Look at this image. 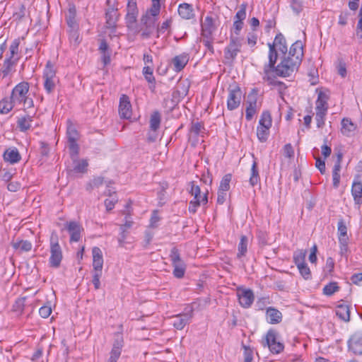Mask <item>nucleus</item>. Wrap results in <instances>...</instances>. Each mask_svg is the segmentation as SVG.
<instances>
[{
	"label": "nucleus",
	"instance_id": "nucleus-11",
	"mask_svg": "<svg viewBox=\"0 0 362 362\" xmlns=\"http://www.w3.org/2000/svg\"><path fill=\"white\" fill-rule=\"evenodd\" d=\"M269 63L265 64L264 66V73L265 74V76H264V79L267 81L269 80V72L271 71H275V64L278 58L277 51L276 50V49H274V45H269Z\"/></svg>",
	"mask_w": 362,
	"mask_h": 362
},
{
	"label": "nucleus",
	"instance_id": "nucleus-30",
	"mask_svg": "<svg viewBox=\"0 0 362 362\" xmlns=\"http://www.w3.org/2000/svg\"><path fill=\"white\" fill-rule=\"evenodd\" d=\"M338 238L341 243H346L347 240V227L343 218H340L337 224Z\"/></svg>",
	"mask_w": 362,
	"mask_h": 362
},
{
	"label": "nucleus",
	"instance_id": "nucleus-46",
	"mask_svg": "<svg viewBox=\"0 0 362 362\" xmlns=\"http://www.w3.org/2000/svg\"><path fill=\"white\" fill-rule=\"evenodd\" d=\"M160 11V2L152 3L151 6L147 10L146 13H148L151 17L155 18L158 16Z\"/></svg>",
	"mask_w": 362,
	"mask_h": 362
},
{
	"label": "nucleus",
	"instance_id": "nucleus-8",
	"mask_svg": "<svg viewBox=\"0 0 362 362\" xmlns=\"http://www.w3.org/2000/svg\"><path fill=\"white\" fill-rule=\"evenodd\" d=\"M50 241L51 255L49 257V264L52 267L57 268L59 267L62 259V249L58 243L57 238L55 240H54L53 237H52Z\"/></svg>",
	"mask_w": 362,
	"mask_h": 362
},
{
	"label": "nucleus",
	"instance_id": "nucleus-31",
	"mask_svg": "<svg viewBox=\"0 0 362 362\" xmlns=\"http://www.w3.org/2000/svg\"><path fill=\"white\" fill-rule=\"evenodd\" d=\"M247 237L246 235H242L240 237V243L238 247V252L237 253V257L238 259H240L242 257H244L246 255L247 251Z\"/></svg>",
	"mask_w": 362,
	"mask_h": 362
},
{
	"label": "nucleus",
	"instance_id": "nucleus-51",
	"mask_svg": "<svg viewBox=\"0 0 362 362\" xmlns=\"http://www.w3.org/2000/svg\"><path fill=\"white\" fill-rule=\"evenodd\" d=\"M66 23L68 25L69 28H76L78 27V23H76V21L75 19V11L74 10H69V14L66 17Z\"/></svg>",
	"mask_w": 362,
	"mask_h": 362
},
{
	"label": "nucleus",
	"instance_id": "nucleus-20",
	"mask_svg": "<svg viewBox=\"0 0 362 362\" xmlns=\"http://www.w3.org/2000/svg\"><path fill=\"white\" fill-rule=\"evenodd\" d=\"M303 56V44L300 40L296 41L290 47L287 57H291L295 60L301 62Z\"/></svg>",
	"mask_w": 362,
	"mask_h": 362
},
{
	"label": "nucleus",
	"instance_id": "nucleus-7",
	"mask_svg": "<svg viewBox=\"0 0 362 362\" xmlns=\"http://www.w3.org/2000/svg\"><path fill=\"white\" fill-rule=\"evenodd\" d=\"M228 92L227 108L229 110H233L238 108L240 104L242 92L237 84L230 85Z\"/></svg>",
	"mask_w": 362,
	"mask_h": 362
},
{
	"label": "nucleus",
	"instance_id": "nucleus-60",
	"mask_svg": "<svg viewBox=\"0 0 362 362\" xmlns=\"http://www.w3.org/2000/svg\"><path fill=\"white\" fill-rule=\"evenodd\" d=\"M244 362H252L253 359L252 350L246 346H244Z\"/></svg>",
	"mask_w": 362,
	"mask_h": 362
},
{
	"label": "nucleus",
	"instance_id": "nucleus-12",
	"mask_svg": "<svg viewBox=\"0 0 362 362\" xmlns=\"http://www.w3.org/2000/svg\"><path fill=\"white\" fill-rule=\"evenodd\" d=\"M349 350L356 355L362 354V332L354 333L348 341Z\"/></svg>",
	"mask_w": 362,
	"mask_h": 362
},
{
	"label": "nucleus",
	"instance_id": "nucleus-57",
	"mask_svg": "<svg viewBox=\"0 0 362 362\" xmlns=\"http://www.w3.org/2000/svg\"><path fill=\"white\" fill-rule=\"evenodd\" d=\"M291 6L293 11L298 14L303 10V0H291Z\"/></svg>",
	"mask_w": 362,
	"mask_h": 362
},
{
	"label": "nucleus",
	"instance_id": "nucleus-47",
	"mask_svg": "<svg viewBox=\"0 0 362 362\" xmlns=\"http://www.w3.org/2000/svg\"><path fill=\"white\" fill-rule=\"evenodd\" d=\"M231 174H226L223 176L220 183L219 190L227 192L230 189V182L231 180Z\"/></svg>",
	"mask_w": 362,
	"mask_h": 362
},
{
	"label": "nucleus",
	"instance_id": "nucleus-18",
	"mask_svg": "<svg viewBox=\"0 0 362 362\" xmlns=\"http://www.w3.org/2000/svg\"><path fill=\"white\" fill-rule=\"evenodd\" d=\"M66 229L70 233V241L78 242L81 238L82 228L76 221H70L66 223Z\"/></svg>",
	"mask_w": 362,
	"mask_h": 362
},
{
	"label": "nucleus",
	"instance_id": "nucleus-29",
	"mask_svg": "<svg viewBox=\"0 0 362 362\" xmlns=\"http://www.w3.org/2000/svg\"><path fill=\"white\" fill-rule=\"evenodd\" d=\"M356 127L349 118H343L341 120V133L347 136H349L353 133Z\"/></svg>",
	"mask_w": 362,
	"mask_h": 362
},
{
	"label": "nucleus",
	"instance_id": "nucleus-37",
	"mask_svg": "<svg viewBox=\"0 0 362 362\" xmlns=\"http://www.w3.org/2000/svg\"><path fill=\"white\" fill-rule=\"evenodd\" d=\"M306 253V250H298L293 253V261L297 267L305 263Z\"/></svg>",
	"mask_w": 362,
	"mask_h": 362
},
{
	"label": "nucleus",
	"instance_id": "nucleus-14",
	"mask_svg": "<svg viewBox=\"0 0 362 362\" xmlns=\"http://www.w3.org/2000/svg\"><path fill=\"white\" fill-rule=\"evenodd\" d=\"M238 296L240 305L244 308H250L255 300V296L251 289L239 290Z\"/></svg>",
	"mask_w": 362,
	"mask_h": 362
},
{
	"label": "nucleus",
	"instance_id": "nucleus-42",
	"mask_svg": "<svg viewBox=\"0 0 362 362\" xmlns=\"http://www.w3.org/2000/svg\"><path fill=\"white\" fill-rule=\"evenodd\" d=\"M276 341V332L272 329H270L267 333L265 340L263 342V345L264 346H268V348L269 349V345H272V344H274Z\"/></svg>",
	"mask_w": 362,
	"mask_h": 362
},
{
	"label": "nucleus",
	"instance_id": "nucleus-24",
	"mask_svg": "<svg viewBox=\"0 0 362 362\" xmlns=\"http://www.w3.org/2000/svg\"><path fill=\"white\" fill-rule=\"evenodd\" d=\"M268 45H274L276 50H279L284 56L287 52V45L284 36L281 33H279L276 35L274 42L272 44L269 43Z\"/></svg>",
	"mask_w": 362,
	"mask_h": 362
},
{
	"label": "nucleus",
	"instance_id": "nucleus-62",
	"mask_svg": "<svg viewBox=\"0 0 362 362\" xmlns=\"http://www.w3.org/2000/svg\"><path fill=\"white\" fill-rule=\"evenodd\" d=\"M44 86L47 93H51L55 87V79H45Z\"/></svg>",
	"mask_w": 362,
	"mask_h": 362
},
{
	"label": "nucleus",
	"instance_id": "nucleus-64",
	"mask_svg": "<svg viewBox=\"0 0 362 362\" xmlns=\"http://www.w3.org/2000/svg\"><path fill=\"white\" fill-rule=\"evenodd\" d=\"M269 303V298L264 297V298H261L257 300V301L256 303V305H257L258 310H263L264 309V308L266 307V305Z\"/></svg>",
	"mask_w": 362,
	"mask_h": 362
},
{
	"label": "nucleus",
	"instance_id": "nucleus-40",
	"mask_svg": "<svg viewBox=\"0 0 362 362\" xmlns=\"http://www.w3.org/2000/svg\"><path fill=\"white\" fill-rule=\"evenodd\" d=\"M208 202L206 194H204L202 200L197 199V201L192 200L189 204V211L191 213H195L197 208L200 206L201 204H206Z\"/></svg>",
	"mask_w": 362,
	"mask_h": 362
},
{
	"label": "nucleus",
	"instance_id": "nucleus-22",
	"mask_svg": "<svg viewBox=\"0 0 362 362\" xmlns=\"http://www.w3.org/2000/svg\"><path fill=\"white\" fill-rule=\"evenodd\" d=\"M180 16L185 20H190L194 18V12L191 4L187 3L180 4L178 6Z\"/></svg>",
	"mask_w": 362,
	"mask_h": 362
},
{
	"label": "nucleus",
	"instance_id": "nucleus-9",
	"mask_svg": "<svg viewBox=\"0 0 362 362\" xmlns=\"http://www.w3.org/2000/svg\"><path fill=\"white\" fill-rule=\"evenodd\" d=\"M124 346L123 335L120 332L115 334L112 348L110 352V357L107 362H117L121 356L122 349Z\"/></svg>",
	"mask_w": 362,
	"mask_h": 362
},
{
	"label": "nucleus",
	"instance_id": "nucleus-6",
	"mask_svg": "<svg viewBox=\"0 0 362 362\" xmlns=\"http://www.w3.org/2000/svg\"><path fill=\"white\" fill-rule=\"evenodd\" d=\"M242 47L241 39L238 37L231 36L230 42L224 49V58L228 62H233Z\"/></svg>",
	"mask_w": 362,
	"mask_h": 362
},
{
	"label": "nucleus",
	"instance_id": "nucleus-38",
	"mask_svg": "<svg viewBox=\"0 0 362 362\" xmlns=\"http://www.w3.org/2000/svg\"><path fill=\"white\" fill-rule=\"evenodd\" d=\"M338 291H339V286L337 283L332 281L325 286L323 288V294L327 296H331Z\"/></svg>",
	"mask_w": 362,
	"mask_h": 362
},
{
	"label": "nucleus",
	"instance_id": "nucleus-36",
	"mask_svg": "<svg viewBox=\"0 0 362 362\" xmlns=\"http://www.w3.org/2000/svg\"><path fill=\"white\" fill-rule=\"evenodd\" d=\"M66 135L68 141L78 140V133L74 124L68 121Z\"/></svg>",
	"mask_w": 362,
	"mask_h": 362
},
{
	"label": "nucleus",
	"instance_id": "nucleus-58",
	"mask_svg": "<svg viewBox=\"0 0 362 362\" xmlns=\"http://www.w3.org/2000/svg\"><path fill=\"white\" fill-rule=\"evenodd\" d=\"M284 344L280 341H276L272 345H269V350L273 354H279L284 350Z\"/></svg>",
	"mask_w": 362,
	"mask_h": 362
},
{
	"label": "nucleus",
	"instance_id": "nucleus-52",
	"mask_svg": "<svg viewBox=\"0 0 362 362\" xmlns=\"http://www.w3.org/2000/svg\"><path fill=\"white\" fill-rule=\"evenodd\" d=\"M297 267H298L300 274L303 276V277L305 279H309L310 278V276H311L310 270L306 263L299 265Z\"/></svg>",
	"mask_w": 362,
	"mask_h": 362
},
{
	"label": "nucleus",
	"instance_id": "nucleus-61",
	"mask_svg": "<svg viewBox=\"0 0 362 362\" xmlns=\"http://www.w3.org/2000/svg\"><path fill=\"white\" fill-rule=\"evenodd\" d=\"M128 233H129L128 231L126 230H124V229L120 230V233H119L118 239H117L119 247H124V245L127 243L126 239H127Z\"/></svg>",
	"mask_w": 362,
	"mask_h": 362
},
{
	"label": "nucleus",
	"instance_id": "nucleus-50",
	"mask_svg": "<svg viewBox=\"0 0 362 362\" xmlns=\"http://www.w3.org/2000/svg\"><path fill=\"white\" fill-rule=\"evenodd\" d=\"M137 16L138 15H132L127 13L125 19L127 26L129 29L133 30L136 28Z\"/></svg>",
	"mask_w": 362,
	"mask_h": 362
},
{
	"label": "nucleus",
	"instance_id": "nucleus-34",
	"mask_svg": "<svg viewBox=\"0 0 362 362\" xmlns=\"http://www.w3.org/2000/svg\"><path fill=\"white\" fill-rule=\"evenodd\" d=\"M272 124V119L270 112L269 111H264L261 115L259 125L262 126L266 129V127L271 128Z\"/></svg>",
	"mask_w": 362,
	"mask_h": 362
},
{
	"label": "nucleus",
	"instance_id": "nucleus-41",
	"mask_svg": "<svg viewBox=\"0 0 362 362\" xmlns=\"http://www.w3.org/2000/svg\"><path fill=\"white\" fill-rule=\"evenodd\" d=\"M55 76L56 71L52 63L49 61L46 64L43 77L45 79H55Z\"/></svg>",
	"mask_w": 362,
	"mask_h": 362
},
{
	"label": "nucleus",
	"instance_id": "nucleus-49",
	"mask_svg": "<svg viewBox=\"0 0 362 362\" xmlns=\"http://www.w3.org/2000/svg\"><path fill=\"white\" fill-rule=\"evenodd\" d=\"M143 74L148 83H155V78L153 75V69L149 66H144L143 69Z\"/></svg>",
	"mask_w": 362,
	"mask_h": 362
},
{
	"label": "nucleus",
	"instance_id": "nucleus-45",
	"mask_svg": "<svg viewBox=\"0 0 362 362\" xmlns=\"http://www.w3.org/2000/svg\"><path fill=\"white\" fill-rule=\"evenodd\" d=\"M103 184V177H97L90 180L86 185V189L88 191L92 190L94 188L99 187Z\"/></svg>",
	"mask_w": 362,
	"mask_h": 362
},
{
	"label": "nucleus",
	"instance_id": "nucleus-43",
	"mask_svg": "<svg viewBox=\"0 0 362 362\" xmlns=\"http://www.w3.org/2000/svg\"><path fill=\"white\" fill-rule=\"evenodd\" d=\"M341 170V166H339V164L334 165L332 170V180H333V187L334 188H337L339 185L340 182V174L339 172Z\"/></svg>",
	"mask_w": 362,
	"mask_h": 362
},
{
	"label": "nucleus",
	"instance_id": "nucleus-35",
	"mask_svg": "<svg viewBox=\"0 0 362 362\" xmlns=\"http://www.w3.org/2000/svg\"><path fill=\"white\" fill-rule=\"evenodd\" d=\"M259 181V175L257 170V163L255 160L251 168V175L250 177V183L252 186H255Z\"/></svg>",
	"mask_w": 362,
	"mask_h": 362
},
{
	"label": "nucleus",
	"instance_id": "nucleus-39",
	"mask_svg": "<svg viewBox=\"0 0 362 362\" xmlns=\"http://www.w3.org/2000/svg\"><path fill=\"white\" fill-rule=\"evenodd\" d=\"M269 127L264 128V127L258 125L257 128V136L260 142H265L269 134Z\"/></svg>",
	"mask_w": 362,
	"mask_h": 362
},
{
	"label": "nucleus",
	"instance_id": "nucleus-19",
	"mask_svg": "<svg viewBox=\"0 0 362 362\" xmlns=\"http://www.w3.org/2000/svg\"><path fill=\"white\" fill-rule=\"evenodd\" d=\"M267 321L272 325L279 324L282 320V313L273 307H269L266 310Z\"/></svg>",
	"mask_w": 362,
	"mask_h": 362
},
{
	"label": "nucleus",
	"instance_id": "nucleus-2",
	"mask_svg": "<svg viewBox=\"0 0 362 362\" xmlns=\"http://www.w3.org/2000/svg\"><path fill=\"white\" fill-rule=\"evenodd\" d=\"M20 45L19 39L15 40L9 47V56L6 58L3 66L0 71L5 77L12 71L13 67L16 64L20 59L18 55V47Z\"/></svg>",
	"mask_w": 362,
	"mask_h": 362
},
{
	"label": "nucleus",
	"instance_id": "nucleus-15",
	"mask_svg": "<svg viewBox=\"0 0 362 362\" xmlns=\"http://www.w3.org/2000/svg\"><path fill=\"white\" fill-rule=\"evenodd\" d=\"M202 26V36L204 37H213V34L216 30L215 20L209 16H207L204 22L201 24Z\"/></svg>",
	"mask_w": 362,
	"mask_h": 362
},
{
	"label": "nucleus",
	"instance_id": "nucleus-25",
	"mask_svg": "<svg viewBox=\"0 0 362 362\" xmlns=\"http://www.w3.org/2000/svg\"><path fill=\"white\" fill-rule=\"evenodd\" d=\"M257 99L255 95L248 96L247 105L246 107L245 118L250 121L256 112Z\"/></svg>",
	"mask_w": 362,
	"mask_h": 362
},
{
	"label": "nucleus",
	"instance_id": "nucleus-55",
	"mask_svg": "<svg viewBox=\"0 0 362 362\" xmlns=\"http://www.w3.org/2000/svg\"><path fill=\"white\" fill-rule=\"evenodd\" d=\"M69 142V148L70 150V153L71 156H76L78 154L79 146L77 144V140L68 141Z\"/></svg>",
	"mask_w": 362,
	"mask_h": 362
},
{
	"label": "nucleus",
	"instance_id": "nucleus-48",
	"mask_svg": "<svg viewBox=\"0 0 362 362\" xmlns=\"http://www.w3.org/2000/svg\"><path fill=\"white\" fill-rule=\"evenodd\" d=\"M127 13L132 15H138L139 10L137 8L136 0H128L127 6Z\"/></svg>",
	"mask_w": 362,
	"mask_h": 362
},
{
	"label": "nucleus",
	"instance_id": "nucleus-13",
	"mask_svg": "<svg viewBox=\"0 0 362 362\" xmlns=\"http://www.w3.org/2000/svg\"><path fill=\"white\" fill-rule=\"evenodd\" d=\"M119 115L123 119H129L132 116V105L126 95H122L119 98Z\"/></svg>",
	"mask_w": 362,
	"mask_h": 362
},
{
	"label": "nucleus",
	"instance_id": "nucleus-59",
	"mask_svg": "<svg viewBox=\"0 0 362 362\" xmlns=\"http://www.w3.org/2000/svg\"><path fill=\"white\" fill-rule=\"evenodd\" d=\"M69 38L71 41H74L75 42H78L79 34H78V27L72 28H69Z\"/></svg>",
	"mask_w": 362,
	"mask_h": 362
},
{
	"label": "nucleus",
	"instance_id": "nucleus-4",
	"mask_svg": "<svg viewBox=\"0 0 362 362\" xmlns=\"http://www.w3.org/2000/svg\"><path fill=\"white\" fill-rule=\"evenodd\" d=\"M156 28V19L151 17L148 13L143 15L141 18L140 33L142 39H148L153 33Z\"/></svg>",
	"mask_w": 362,
	"mask_h": 362
},
{
	"label": "nucleus",
	"instance_id": "nucleus-1",
	"mask_svg": "<svg viewBox=\"0 0 362 362\" xmlns=\"http://www.w3.org/2000/svg\"><path fill=\"white\" fill-rule=\"evenodd\" d=\"M23 101V82L19 83L13 89L10 100L3 99L0 101V112L8 113L16 105H21Z\"/></svg>",
	"mask_w": 362,
	"mask_h": 362
},
{
	"label": "nucleus",
	"instance_id": "nucleus-26",
	"mask_svg": "<svg viewBox=\"0 0 362 362\" xmlns=\"http://www.w3.org/2000/svg\"><path fill=\"white\" fill-rule=\"evenodd\" d=\"M329 100L328 95L320 91L318 93L317 99L316 100V107L315 110L320 111H327L328 110V103L327 101Z\"/></svg>",
	"mask_w": 362,
	"mask_h": 362
},
{
	"label": "nucleus",
	"instance_id": "nucleus-23",
	"mask_svg": "<svg viewBox=\"0 0 362 362\" xmlns=\"http://www.w3.org/2000/svg\"><path fill=\"white\" fill-rule=\"evenodd\" d=\"M204 131L202 122H192L189 129V138L197 141L199 136H204Z\"/></svg>",
	"mask_w": 362,
	"mask_h": 362
},
{
	"label": "nucleus",
	"instance_id": "nucleus-32",
	"mask_svg": "<svg viewBox=\"0 0 362 362\" xmlns=\"http://www.w3.org/2000/svg\"><path fill=\"white\" fill-rule=\"evenodd\" d=\"M161 117L160 114L158 111H155L152 113L150 118V128L151 130L156 132L160 124Z\"/></svg>",
	"mask_w": 362,
	"mask_h": 362
},
{
	"label": "nucleus",
	"instance_id": "nucleus-21",
	"mask_svg": "<svg viewBox=\"0 0 362 362\" xmlns=\"http://www.w3.org/2000/svg\"><path fill=\"white\" fill-rule=\"evenodd\" d=\"M189 59V56L187 53H182L175 56L172 60L174 70L177 72L182 71L188 63Z\"/></svg>",
	"mask_w": 362,
	"mask_h": 362
},
{
	"label": "nucleus",
	"instance_id": "nucleus-5",
	"mask_svg": "<svg viewBox=\"0 0 362 362\" xmlns=\"http://www.w3.org/2000/svg\"><path fill=\"white\" fill-rule=\"evenodd\" d=\"M170 258L174 267L173 275L177 279L182 278L185 274L186 264L182 260L179 250L176 247H174L171 249Z\"/></svg>",
	"mask_w": 362,
	"mask_h": 362
},
{
	"label": "nucleus",
	"instance_id": "nucleus-53",
	"mask_svg": "<svg viewBox=\"0 0 362 362\" xmlns=\"http://www.w3.org/2000/svg\"><path fill=\"white\" fill-rule=\"evenodd\" d=\"M247 4L243 3L241 4L240 10L235 14V21H243L246 18V8Z\"/></svg>",
	"mask_w": 362,
	"mask_h": 362
},
{
	"label": "nucleus",
	"instance_id": "nucleus-44",
	"mask_svg": "<svg viewBox=\"0 0 362 362\" xmlns=\"http://www.w3.org/2000/svg\"><path fill=\"white\" fill-rule=\"evenodd\" d=\"M327 113V111L316 110L315 120L317 128H322L324 127Z\"/></svg>",
	"mask_w": 362,
	"mask_h": 362
},
{
	"label": "nucleus",
	"instance_id": "nucleus-10",
	"mask_svg": "<svg viewBox=\"0 0 362 362\" xmlns=\"http://www.w3.org/2000/svg\"><path fill=\"white\" fill-rule=\"evenodd\" d=\"M193 317V310L191 309L189 312L173 316L172 325L177 329H182L188 324Z\"/></svg>",
	"mask_w": 362,
	"mask_h": 362
},
{
	"label": "nucleus",
	"instance_id": "nucleus-3",
	"mask_svg": "<svg viewBox=\"0 0 362 362\" xmlns=\"http://www.w3.org/2000/svg\"><path fill=\"white\" fill-rule=\"evenodd\" d=\"M300 62L291 57L284 56L279 64L275 68L276 74L282 77L289 76L294 71L297 70Z\"/></svg>",
	"mask_w": 362,
	"mask_h": 362
},
{
	"label": "nucleus",
	"instance_id": "nucleus-63",
	"mask_svg": "<svg viewBox=\"0 0 362 362\" xmlns=\"http://www.w3.org/2000/svg\"><path fill=\"white\" fill-rule=\"evenodd\" d=\"M52 313V308L50 306H42L39 309V314L43 318L48 317Z\"/></svg>",
	"mask_w": 362,
	"mask_h": 362
},
{
	"label": "nucleus",
	"instance_id": "nucleus-33",
	"mask_svg": "<svg viewBox=\"0 0 362 362\" xmlns=\"http://www.w3.org/2000/svg\"><path fill=\"white\" fill-rule=\"evenodd\" d=\"M116 15V10L113 8L108 9V11L106 12L105 18L107 28H111L115 27L117 20Z\"/></svg>",
	"mask_w": 362,
	"mask_h": 362
},
{
	"label": "nucleus",
	"instance_id": "nucleus-54",
	"mask_svg": "<svg viewBox=\"0 0 362 362\" xmlns=\"http://www.w3.org/2000/svg\"><path fill=\"white\" fill-rule=\"evenodd\" d=\"M202 37L203 38L202 40V42L203 43V45L206 47L207 50L209 52H211V54H214V48L213 46L214 37Z\"/></svg>",
	"mask_w": 362,
	"mask_h": 362
},
{
	"label": "nucleus",
	"instance_id": "nucleus-28",
	"mask_svg": "<svg viewBox=\"0 0 362 362\" xmlns=\"http://www.w3.org/2000/svg\"><path fill=\"white\" fill-rule=\"evenodd\" d=\"M336 315L341 320L347 322L350 321V308L347 305L340 304L336 308Z\"/></svg>",
	"mask_w": 362,
	"mask_h": 362
},
{
	"label": "nucleus",
	"instance_id": "nucleus-27",
	"mask_svg": "<svg viewBox=\"0 0 362 362\" xmlns=\"http://www.w3.org/2000/svg\"><path fill=\"white\" fill-rule=\"evenodd\" d=\"M21 158V154L16 148H8L4 153V159L10 163H17Z\"/></svg>",
	"mask_w": 362,
	"mask_h": 362
},
{
	"label": "nucleus",
	"instance_id": "nucleus-17",
	"mask_svg": "<svg viewBox=\"0 0 362 362\" xmlns=\"http://www.w3.org/2000/svg\"><path fill=\"white\" fill-rule=\"evenodd\" d=\"M351 194L354 197L355 204L358 205L362 204V182L359 180L358 177H356L353 182L351 186Z\"/></svg>",
	"mask_w": 362,
	"mask_h": 362
},
{
	"label": "nucleus",
	"instance_id": "nucleus-16",
	"mask_svg": "<svg viewBox=\"0 0 362 362\" xmlns=\"http://www.w3.org/2000/svg\"><path fill=\"white\" fill-rule=\"evenodd\" d=\"M93 253V267L94 272L102 273L103 266V257L101 250L98 247H94L92 250Z\"/></svg>",
	"mask_w": 362,
	"mask_h": 362
},
{
	"label": "nucleus",
	"instance_id": "nucleus-56",
	"mask_svg": "<svg viewBox=\"0 0 362 362\" xmlns=\"http://www.w3.org/2000/svg\"><path fill=\"white\" fill-rule=\"evenodd\" d=\"M88 162L86 160L78 161L75 165L74 170L77 173H85L87 170Z\"/></svg>",
	"mask_w": 362,
	"mask_h": 362
}]
</instances>
